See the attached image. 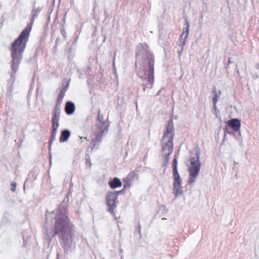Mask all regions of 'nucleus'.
Segmentation results:
<instances>
[{
	"instance_id": "obj_10",
	"label": "nucleus",
	"mask_w": 259,
	"mask_h": 259,
	"mask_svg": "<svg viewBox=\"0 0 259 259\" xmlns=\"http://www.w3.org/2000/svg\"><path fill=\"white\" fill-rule=\"evenodd\" d=\"M227 125L232 128L235 132L240 131L241 126L240 120L237 118H233L226 122Z\"/></svg>"
},
{
	"instance_id": "obj_9",
	"label": "nucleus",
	"mask_w": 259,
	"mask_h": 259,
	"mask_svg": "<svg viewBox=\"0 0 259 259\" xmlns=\"http://www.w3.org/2000/svg\"><path fill=\"white\" fill-rule=\"evenodd\" d=\"M60 110H54L52 113L51 119L52 128L58 129L59 126Z\"/></svg>"
},
{
	"instance_id": "obj_13",
	"label": "nucleus",
	"mask_w": 259,
	"mask_h": 259,
	"mask_svg": "<svg viewBox=\"0 0 259 259\" xmlns=\"http://www.w3.org/2000/svg\"><path fill=\"white\" fill-rule=\"evenodd\" d=\"M65 91H66L65 90H64V89H62L60 91L59 94L58 95V98H57V100L56 101V105H55L54 110H57V109L59 110V106L61 105V104L62 103L63 99L64 97L65 96Z\"/></svg>"
},
{
	"instance_id": "obj_1",
	"label": "nucleus",
	"mask_w": 259,
	"mask_h": 259,
	"mask_svg": "<svg viewBox=\"0 0 259 259\" xmlns=\"http://www.w3.org/2000/svg\"><path fill=\"white\" fill-rule=\"evenodd\" d=\"M54 230L52 234L47 231L48 236L54 237L59 235L60 238L64 242L72 241L75 236L74 225L71 223L66 209L64 208H58L56 211L54 218Z\"/></svg>"
},
{
	"instance_id": "obj_14",
	"label": "nucleus",
	"mask_w": 259,
	"mask_h": 259,
	"mask_svg": "<svg viewBox=\"0 0 259 259\" xmlns=\"http://www.w3.org/2000/svg\"><path fill=\"white\" fill-rule=\"evenodd\" d=\"M65 110L67 114H72L75 111V105L74 103L71 101L67 102L65 107Z\"/></svg>"
},
{
	"instance_id": "obj_3",
	"label": "nucleus",
	"mask_w": 259,
	"mask_h": 259,
	"mask_svg": "<svg viewBox=\"0 0 259 259\" xmlns=\"http://www.w3.org/2000/svg\"><path fill=\"white\" fill-rule=\"evenodd\" d=\"M29 28L24 29L18 37L11 45L10 51L11 57L22 58L30 36Z\"/></svg>"
},
{
	"instance_id": "obj_21",
	"label": "nucleus",
	"mask_w": 259,
	"mask_h": 259,
	"mask_svg": "<svg viewBox=\"0 0 259 259\" xmlns=\"http://www.w3.org/2000/svg\"><path fill=\"white\" fill-rule=\"evenodd\" d=\"M214 96L212 99V102L213 103V106H215V104H216L217 101H218L219 96L218 95L217 92L215 91H214Z\"/></svg>"
},
{
	"instance_id": "obj_6",
	"label": "nucleus",
	"mask_w": 259,
	"mask_h": 259,
	"mask_svg": "<svg viewBox=\"0 0 259 259\" xmlns=\"http://www.w3.org/2000/svg\"><path fill=\"white\" fill-rule=\"evenodd\" d=\"M106 201L108 206V211L112 215H115L114 210L116 207V204L118 202L116 194L112 192H109L106 197Z\"/></svg>"
},
{
	"instance_id": "obj_11",
	"label": "nucleus",
	"mask_w": 259,
	"mask_h": 259,
	"mask_svg": "<svg viewBox=\"0 0 259 259\" xmlns=\"http://www.w3.org/2000/svg\"><path fill=\"white\" fill-rule=\"evenodd\" d=\"M141 53H140L139 52L137 53L136 54L137 57H139L140 58V59L142 60H144L145 59L144 55L145 57L149 58L148 63L150 67V72L152 71L153 73L154 72V60L152 58H150V57H152V55H151L150 53L148 51H146L144 52L142 56L141 57Z\"/></svg>"
},
{
	"instance_id": "obj_19",
	"label": "nucleus",
	"mask_w": 259,
	"mask_h": 259,
	"mask_svg": "<svg viewBox=\"0 0 259 259\" xmlns=\"http://www.w3.org/2000/svg\"><path fill=\"white\" fill-rule=\"evenodd\" d=\"M98 120L100 123H97L96 124H102L103 123H104L105 125H107L106 122L104 121L103 116L102 114H101L100 111H99L98 112Z\"/></svg>"
},
{
	"instance_id": "obj_17",
	"label": "nucleus",
	"mask_w": 259,
	"mask_h": 259,
	"mask_svg": "<svg viewBox=\"0 0 259 259\" xmlns=\"http://www.w3.org/2000/svg\"><path fill=\"white\" fill-rule=\"evenodd\" d=\"M57 133V129L52 128L51 136L49 141L50 145H51L52 142L55 140Z\"/></svg>"
},
{
	"instance_id": "obj_20",
	"label": "nucleus",
	"mask_w": 259,
	"mask_h": 259,
	"mask_svg": "<svg viewBox=\"0 0 259 259\" xmlns=\"http://www.w3.org/2000/svg\"><path fill=\"white\" fill-rule=\"evenodd\" d=\"M148 80L151 83L154 82V72L152 74V71L150 72L148 77Z\"/></svg>"
},
{
	"instance_id": "obj_4",
	"label": "nucleus",
	"mask_w": 259,
	"mask_h": 259,
	"mask_svg": "<svg viewBox=\"0 0 259 259\" xmlns=\"http://www.w3.org/2000/svg\"><path fill=\"white\" fill-rule=\"evenodd\" d=\"M200 166L199 152L197 151L196 153L195 156L190 158V165L189 167L190 176L188 182L189 184H192L195 181L199 174Z\"/></svg>"
},
{
	"instance_id": "obj_12",
	"label": "nucleus",
	"mask_w": 259,
	"mask_h": 259,
	"mask_svg": "<svg viewBox=\"0 0 259 259\" xmlns=\"http://www.w3.org/2000/svg\"><path fill=\"white\" fill-rule=\"evenodd\" d=\"M40 10L39 9H33L31 12V20L30 23L28 24L27 26L24 29H27L29 28L30 30V32L32 30V27L34 23V21L35 18L37 16L38 14L39 13Z\"/></svg>"
},
{
	"instance_id": "obj_16",
	"label": "nucleus",
	"mask_w": 259,
	"mask_h": 259,
	"mask_svg": "<svg viewBox=\"0 0 259 259\" xmlns=\"http://www.w3.org/2000/svg\"><path fill=\"white\" fill-rule=\"evenodd\" d=\"M70 133L68 130L63 131L60 137V141L61 142H64L68 140L70 137Z\"/></svg>"
},
{
	"instance_id": "obj_22",
	"label": "nucleus",
	"mask_w": 259,
	"mask_h": 259,
	"mask_svg": "<svg viewBox=\"0 0 259 259\" xmlns=\"http://www.w3.org/2000/svg\"><path fill=\"white\" fill-rule=\"evenodd\" d=\"M188 35V27H187V30H186L185 32H183L181 36H180V38L181 39H182L183 38V37L184 36V40L187 38V36Z\"/></svg>"
},
{
	"instance_id": "obj_2",
	"label": "nucleus",
	"mask_w": 259,
	"mask_h": 259,
	"mask_svg": "<svg viewBox=\"0 0 259 259\" xmlns=\"http://www.w3.org/2000/svg\"><path fill=\"white\" fill-rule=\"evenodd\" d=\"M175 135L173 122L169 120L167 124L161 140L162 153L164 157V163L166 165L169 161V156L173 151V140Z\"/></svg>"
},
{
	"instance_id": "obj_8",
	"label": "nucleus",
	"mask_w": 259,
	"mask_h": 259,
	"mask_svg": "<svg viewBox=\"0 0 259 259\" xmlns=\"http://www.w3.org/2000/svg\"><path fill=\"white\" fill-rule=\"evenodd\" d=\"M11 57V73L10 74V77L13 80H15L16 73L18 70L19 65L21 63L22 58L17 57Z\"/></svg>"
},
{
	"instance_id": "obj_5",
	"label": "nucleus",
	"mask_w": 259,
	"mask_h": 259,
	"mask_svg": "<svg viewBox=\"0 0 259 259\" xmlns=\"http://www.w3.org/2000/svg\"><path fill=\"white\" fill-rule=\"evenodd\" d=\"M108 125H105L104 123L102 124L95 125L91 142V144L93 145V149L95 147L97 143L101 142L103 135L108 130Z\"/></svg>"
},
{
	"instance_id": "obj_15",
	"label": "nucleus",
	"mask_w": 259,
	"mask_h": 259,
	"mask_svg": "<svg viewBox=\"0 0 259 259\" xmlns=\"http://www.w3.org/2000/svg\"><path fill=\"white\" fill-rule=\"evenodd\" d=\"M109 185L112 189L120 187L122 186V182L117 178H114L112 180L109 182Z\"/></svg>"
},
{
	"instance_id": "obj_23",
	"label": "nucleus",
	"mask_w": 259,
	"mask_h": 259,
	"mask_svg": "<svg viewBox=\"0 0 259 259\" xmlns=\"http://www.w3.org/2000/svg\"><path fill=\"white\" fill-rule=\"evenodd\" d=\"M11 190H12V191H13V192L15 191L16 189V186H17L16 183L13 182L11 184Z\"/></svg>"
},
{
	"instance_id": "obj_7",
	"label": "nucleus",
	"mask_w": 259,
	"mask_h": 259,
	"mask_svg": "<svg viewBox=\"0 0 259 259\" xmlns=\"http://www.w3.org/2000/svg\"><path fill=\"white\" fill-rule=\"evenodd\" d=\"M174 182L173 183L174 191L175 195H180L183 193V189L181 186L182 180L178 172L173 173Z\"/></svg>"
},
{
	"instance_id": "obj_18",
	"label": "nucleus",
	"mask_w": 259,
	"mask_h": 259,
	"mask_svg": "<svg viewBox=\"0 0 259 259\" xmlns=\"http://www.w3.org/2000/svg\"><path fill=\"white\" fill-rule=\"evenodd\" d=\"M177 159L176 158H175L172 161V172L173 173L178 172L177 169Z\"/></svg>"
}]
</instances>
